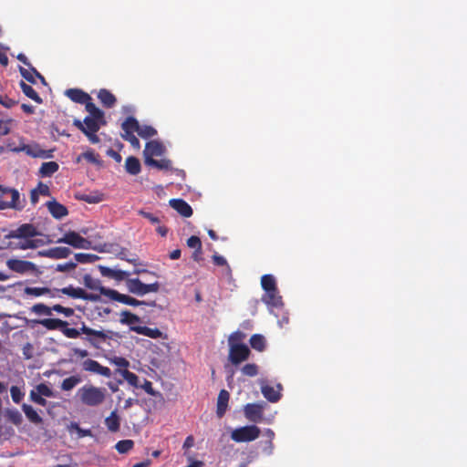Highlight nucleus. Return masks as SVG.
Here are the masks:
<instances>
[{"label": "nucleus", "mask_w": 467, "mask_h": 467, "mask_svg": "<svg viewBox=\"0 0 467 467\" xmlns=\"http://www.w3.org/2000/svg\"><path fill=\"white\" fill-rule=\"evenodd\" d=\"M42 235L32 223H23L16 229L9 231L4 238L3 248L12 250L36 249L45 244V242L36 237Z\"/></svg>", "instance_id": "obj_1"}, {"label": "nucleus", "mask_w": 467, "mask_h": 467, "mask_svg": "<svg viewBox=\"0 0 467 467\" xmlns=\"http://www.w3.org/2000/svg\"><path fill=\"white\" fill-rule=\"evenodd\" d=\"M107 390L104 388L93 385H84L78 389L77 396L80 401L88 407H97L101 405L106 400Z\"/></svg>", "instance_id": "obj_2"}, {"label": "nucleus", "mask_w": 467, "mask_h": 467, "mask_svg": "<svg viewBox=\"0 0 467 467\" xmlns=\"http://www.w3.org/2000/svg\"><path fill=\"white\" fill-rule=\"evenodd\" d=\"M78 331H79V336L81 334L86 335V337H83V340L95 348H99L101 343L106 342L108 339H113L114 337L118 336V334L112 330H97L91 328L86 326L84 322H82L81 327Z\"/></svg>", "instance_id": "obj_3"}, {"label": "nucleus", "mask_w": 467, "mask_h": 467, "mask_svg": "<svg viewBox=\"0 0 467 467\" xmlns=\"http://www.w3.org/2000/svg\"><path fill=\"white\" fill-rule=\"evenodd\" d=\"M103 124H105L104 119H96L89 116L85 117L83 121L78 119L73 120V125L81 130L92 144H97L100 141L97 132Z\"/></svg>", "instance_id": "obj_4"}, {"label": "nucleus", "mask_w": 467, "mask_h": 467, "mask_svg": "<svg viewBox=\"0 0 467 467\" xmlns=\"http://www.w3.org/2000/svg\"><path fill=\"white\" fill-rule=\"evenodd\" d=\"M35 323L41 325L47 330H60L62 334L71 339L79 337V331L75 327H68V322L59 318H44L35 320Z\"/></svg>", "instance_id": "obj_5"}, {"label": "nucleus", "mask_w": 467, "mask_h": 467, "mask_svg": "<svg viewBox=\"0 0 467 467\" xmlns=\"http://www.w3.org/2000/svg\"><path fill=\"white\" fill-rule=\"evenodd\" d=\"M101 295L109 297L111 300L128 305L132 306H155L156 303L155 301L146 302V301H140L134 297H131L128 295L120 294L117 290L110 289V288H102L101 289Z\"/></svg>", "instance_id": "obj_6"}, {"label": "nucleus", "mask_w": 467, "mask_h": 467, "mask_svg": "<svg viewBox=\"0 0 467 467\" xmlns=\"http://www.w3.org/2000/svg\"><path fill=\"white\" fill-rule=\"evenodd\" d=\"M126 286L130 293L142 296L149 293H157L161 285L159 282L144 284L139 278H129L126 280Z\"/></svg>", "instance_id": "obj_7"}, {"label": "nucleus", "mask_w": 467, "mask_h": 467, "mask_svg": "<svg viewBox=\"0 0 467 467\" xmlns=\"http://www.w3.org/2000/svg\"><path fill=\"white\" fill-rule=\"evenodd\" d=\"M261 431L256 425L236 428L231 432V439L235 442H249L260 436Z\"/></svg>", "instance_id": "obj_8"}, {"label": "nucleus", "mask_w": 467, "mask_h": 467, "mask_svg": "<svg viewBox=\"0 0 467 467\" xmlns=\"http://www.w3.org/2000/svg\"><path fill=\"white\" fill-rule=\"evenodd\" d=\"M57 243L67 244L77 249L91 248V242L74 231L66 233L63 237L57 240Z\"/></svg>", "instance_id": "obj_9"}, {"label": "nucleus", "mask_w": 467, "mask_h": 467, "mask_svg": "<svg viewBox=\"0 0 467 467\" xmlns=\"http://www.w3.org/2000/svg\"><path fill=\"white\" fill-rule=\"evenodd\" d=\"M251 351L245 344H234L229 347V360L234 366H238L242 362L247 360Z\"/></svg>", "instance_id": "obj_10"}, {"label": "nucleus", "mask_w": 467, "mask_h": 467, "mask_svg": "<svg viewBox=\"0 0 467 467\" xmlns=\"http://www.w3.org/2000/svg\"><path fill=\"white\" fill-rule=\"evenodd\" d=\"M30 400L37 405L46 406L47 401L44 397H55L53 389L46 383H40L32 389L29 394Z\"/></svg>", "instance_id": "obj_11"}, {"label": "nucleus", "mask_w": 467, "mask_h": 467, "mask_svg": "<svg viewBox=\"0 0 467 467\" xmlns=\"http://www.w3.org/2000/svg\"><path fill=\"white\" fill-rule=\"evenodd\" d=\"M82 369L88 372L98 374L105 378H110L112 373L109 368L104 367L99 364L97 360L88 358L81 364Z\"/></svg>", "instance_id": "obj_12"}, {"label": "nucleus", "mask_w": 467, "mask_h": 467, "mask_svg": "<svg viewBox=\"0 0 467 467\" xmlns=\"http://www.w3.org/2000/svg\"><path fill=\"white\" fill-rule=\"evenodd\" d=\"M6 265L10 270L19 274L34 272L36 270L34 263L20 259H9L6 262Z\"/></svg>", "instance_id": "obj_13"}, {"label": "nucleus", "mask_w": 467, "mask_h": 467, "mask_svg": "<svg viewBox=\"0 0 467 467\" xmlns=\"http://www.w3.org/2000/svg\"><path fill=\"white\" fill-rule=\"evenodd\" d=\"M20 150L26 152V155L33 158H42L48 159L53 157V150H43L38 144L33 145H24Z\"/></svg>", "instance_id": "obj_14"}, {"label": "nucleus", "mask_w": 467, "mask_h": 467, "mask_svg": "<svg viewBox=\"0 0 467 467\" xmlns=\"http://www.w3.org/2000/svg\"><path fill=\"white\" fill-rule=\"evenodd\" d=\"M71 254V250L68 247H52L47 250L40 251L39 255L48 257L51 259H65Z\"/></svg>", "instance_id": "obj_15"}, {"label": "nucleus", "mask_w": 467, "mask_h": 467, "mask_svg": "<svg viewBox=\"0 0 467 467\" xmlns=\"http://www.w3.org/2000/svg\"><path fill=\"white\" fill-rule=\"evenodd\" d=\"M165 147L158 140H150L146 143L143 155L144 158H153L163 155Z\"/></svg>", "instance_id": "obj_16"}, {"label": "nucleus", "mask_w": 467, "mask_h": 467, "mask_svg": "<svg viewBox=\"0 0 467 467\" xmlns=\"http://www.w3.org/2000/svg\"><path fill=\"white\" fill-rule=\"evenodd\" d=\"M244 415L247 420L258 422L263 418V407L257 403H248L244 406Z\"/></svg>", "instance_id": "obj_17"}, {"label": "nucleus", "mask_w": 467, "mask_h": 467, "mask_svg": "<svg viewBox=\"0 0 467 467\" xmlns=\"http://www.w3.org/2000/svg\"><path fill=\"white\" fill-rule=\"evenodd\" d=\"M170 205L183 217L188 218L192 215L191 205L182 199H171L170 200Z\"/></svg>", "instance_id": "obj_18"}, {"label": "nucleus", "mask_w": 467, "mask_h": 467, "mask_svg": "<svg viewBox=\"0 0 467 467\" xmlns=\"http://www.w3.org/2000/svg\"><path fill=\"white\" fill-rule=\"evenodd\" d=\"M65 95L73 102L85 104L88 100H91V97L79 88H68L65 91Z\"/></svg>", "instance_id": "obj_19"}, {"label": "nucleus", "mask_w": 467, "mask_h": 467, "mask_svg": "<svg viewBox=\"0 0 467 467\" xmlns=\"http://www.w3.org/2000/svg\"><path fill=\"white\" fill-rule=\"evenodd\" d=\"M46 205L51 215L56 219H61L68 213L67 207L56 200L47 202Z\"/></svg>", "instance_id": "obj_20"}, {"label": "nucleus", "mask_w": 467, "mask_h": 467, "mask_svg": "<svg viewBox=\"0 0 467 467\" xmlns=\"http://www.w3.org/2000/svg\"><path fill=\"white\" fill-rule=\"evenodd\" d=\"M263 302L267 306L280 307L283 306L282 296L279 295L278 289L265 291L262 298Z\"/></svg>", "instance_id": "obj_21"}, {"label": "nucleus", "mask_w": 467, "mask_h": 467, "mask_svg": "<svg viewBox=\"0 0 467 467\" xmlns=\"http://www.w3.org/2000/svg\"><path fill=\"white\" fill-rule=\"evenodd\" d=\"M130 330L154 339L163 336V333L157 327L151 328L145 326L130 327Z\"/></svg>", "instance_id": "obj_22"}, {"label": "nucleus", "mask_w": 467, "mask_h": 467, "mask_svg": "<svg viewBox=\"0 0 467 467\" xmlns=\"http://www.w3.org/2000/svg\"><path fill=\"white\" fill-rule=\"evenodd\" d=\"M230 399V394L227 390L222 389L219 392L218 398H217V410L216 413L219 418H222L228 407V401Z\"/></svg>", "instance_id": "obj_23"}, {"label": "nucleus", "mask_w": 467, "mask_h": 467, "mask_svg": "<svg viewBox=\"0 0 467 467\" xmlns=\"http://www.w3.org/2000/svg\"><path fill=\"white\" fill-rule=\"evenodd\" d=\"M98 98L101 104L108 109L112 108L117 102L116 97L109 90L105 88L99 90Z\"/></svg>", "instance_id": "obj_24"}, {"label": "nucleus", "mask_w": 467, "mask_h": 467, "mask_svg": "<svg viewBox=\"0 0 467 467\" xmlns=\"http://www.w3.org/2000/svg\"><path fill=\"white\" fill-rule=\"evenodd\" d=\"M125 170L131 175H137L140 172L141 166L138 158L130 156L125 161Z\"/></svg>", "instance_id": "obj_25"}, {"label": "nucleus", "mask_w": 467, "mask_h": 467, "mask_svg": "<svg viewBox=\"0 0 467 467\" xmlns=\"http://www.w3.org/2000/svg\"><path fill=\"white\" fill-rule=\"evenodd\" d=\"M19 86H20L21 90L26 97H28L29 99H31L37 104H41L43 102V99H41V97L30 85H28L26 82H24L23 80H21L19 83Z\"/></svg>", "instance_id": "obj_26"}, {"label": "nucleus", "mask_w": 467, "mask_h": 467, "mask_svg": "<svg viewBox=\"0 0 467 467\" xmlns=\"http://www.w3.org/2000/svg\"><path fill=\"white\" fill-rule=\"evenodd\" d=\"M6 193H10L11 200L7 201L8 205L12 209L22 210L24 208V203L20 202V194L17 190L12 188H6Z\"/></svg>", "instance_id": "obj_27"}, {"label": "nucleus", "mask_w": 467, "mask_h": 467, "mask_svg": "<svg viewBox=\"0 0 467 467\" xmlns=\"http://www.w3.org/2000/svg\"><path fill=\"white\" fill-rule=\"evenodd\" d=\"M145 164L152 166L158 170H171L172 168L171 161L168 159L155 160L153 158H146Z\"/></svg>", "instance_id": "obj_28"}, {"label": "nucleus", "mask_w": 467, "mask_h": 467, "mask_svg": "<svg viewBox=\"0 0 467 467\" xmlns=\"http://www.w3.org/2000/svg\"><path fill=\"white\" fill-rule=\"evenodd\" d=\"M22 410L29 421H31L34 424L42 423V418L31 405L25 403L22 405Z\"/></svg>", "instance_id": "obj_29"}, {"label": "nucleus", "mask_w": 467, "mask_h": 467, "mask_svg": "<svg viewBox=\"0 0 467 467\" xmlns=\"http://www.w3.org/2000/svg\"><path fill=\"white\" fill-rule=\"evenodd\" d=\"M119 322L122 325H128L130 327H135L134 324L140 323V318L139 316L131 313L129 310H123L120 312V319Z\"/></svg>", "instance_id": "obj_30"}, {"label": "nucleus", "mask_w": 467, "mask_h": 467, "mask_svg": "<svg viewBox=\"0 0 467 467\" xmlns=\"http://www.w3.org/2000/svg\"><path fill=\"white\" fill-rule=\"evenodd\" d=\"M261 391L264 397L270 402H277L281 398L280 392L269 385L262 386Z\"/></svg>", "instance_id": "obj_31"}, {"label": "nucleus", "mask_w": 467, "mask_h": 467, "mask_svg": "<svg viewBox=\"0 0 467 467\" xmlns=\"http://www.w3.org/2000/svg\"><path fill=\"white\" fill-rule=\"evenodd\" d=\"M58 169L59 165L56 161L43 162L39 169V173L42 177H50L57 172Z\"/></svg>", "instance_id": "obj_32"}, {"label": "nucleus", "mask_w": 467, "mask_h": 467, "mask_svg": "<svg viewBox=\"0 0 467 467\" xmlns=\"http://www.w3.org/2000/svg\"><path fill=\"white\" fill-rule=\"evenodd\" d=\"M139 128V121L134 117H128L121 124V129L124 131V134H131L135 131L138 133Z\"/></svg>", "instance_id": "obj_33"}, {"label": "nucleus", "mask_w": 467, "mask_h": 467, "mask_svg": "<svg viewBox=\"0 0 467 467\" xmlns=\"http://www.w3.org/2000/svg\"><path fill=\"white\" fill-rule=\"evenodd\" d=\"M58 291L72 298L82 299V297H86V291L81 287H74L72 285H68L59 289Z\"/></svg>", "instance_id": "obj_34"}, {"label": "nucleus", "mask_w": 467, "mask_h": 467, "mask_svg": "<svg viewBox=\"0 0 467 467\" xmlns=\"http://www.w3.org/2000/svg\"><path fill=\"white\" fill-rule=\"evenodd\" d=\"M105 424L109 431L112 432H116L119 430L120 422L119 417L118 416L116 410L112 411L109 417L105 419Z\"/></svg>", "instance_id": "obj_35"}, {"label": "nucleus", "mask_w": 467, "mask_h": 467, "mask_svg": "<svg viewBox=\"0 0 467 467\" xmlns=\"http://www.w3.org/2000/svg\"><path fill=\"white\" fill-rule=\"evenodd\" d=\"M81 378L78 375L70 376L61 382L60 388L63 391H70L73 389L78 384L81 382Z\"/></svg>", "instance_id": "obj_36"}, {"label": "nucleus", "mask_w": 467, "mask_h": 467, "mask_svg": "<svg viewBox=\"0 0 467 467\" xmlns=\"http://www.w3.org/2000/svg\"><path fill=\"white\" fill-rule=\"evenodd\" d=\"M250 345L252 348L257 351H264L266 346L265 338L261 334H254L250 337Z\"/></svg>", "instance_id": "obj_37"}, {"label": "nucleus", "mask_w": 467, "mask_h": 467, "mask_svg": "<svg viewBox=\"0 0 467 467\" xmlns=\"http://www.w3.org/2000/svg\"><path fill=\"white\" fill-rule=\"evenodd\" d=\"M83 282L85 286H87L88 288L91 290H99L100 293L102 288H106L105 286L101 285L100 281L99 279L92 277L88 274L83 276Z\"/></svg>", "instance_id": "obj_38"}, {"label": "nucleus", "mask_w": 467, "mask_h": 467, "mask_svg": "<svg viewBox=\"0 0 467 467\" xmlns=\"http://www.w3.org/2000/svg\"><path fill=\"white\" fill-rule=\"evenodd\" d=\"M24 293L26 296L37 297V296H45L47 294H51V289L48 287H44V286L43 287L26 286L24 289Z\"/></svg>", "instance_id": "obj_39"}, {"label": "nucleus", "mask_w": 467, "mask_h": 467, "mask_svg": "<svg viewBox=\"0 0 467 467\" xmlns=\"http://www.w3.org/2000/svg\"><path fill=\"white\" fill-rule=\"evenodd\" d=\"M261 285L265 291L277 288L275 279L272 275H264L261 277Z\"/></svg>", "instance_id": "obj_40"}, {"label": "nucleus", "mask_w": 467, "mask_h": 467, "mask_svg": "<svg viewBox=\"0 0 467 467\" xmlns=\"http://www.w3.org/2000/svg\"><path fill=\"white\" fill-rule=\"evenodd\" d=\"M86 110L90 114L89 117L96 119H104V112L99 109L91 100L86 103Z\"/></svg>", "instance_id": "obj_41"}, {"label": "nucleus", "mask_w": 467, "mask_h": 467, "mask_svg": "<svg viewBox=\"0 0 467 467\" xmlns=\"http://www.w3.org/2000/svg\"><path fill=\"white\" fill-rule=\"evenodd\" d=\"M81 158L85 159L87 161L93 164H97L99 166L102 164V161L99 160V156L98 154H95L93 150H88L85 152H83L80 156H78V161H79Z\"/></svg>", "instance_id": "obj_42"}, {"label": "nucleus", "mask_w": 467, "mask_h": 467, "mask_svg": "<svg viewBox=\"0 0 467 467\" xmlns=\"http://www.w3.org/2000/svg\"><path fill=\"white\" fill-rule=\"evenodd\" d=\"M98 258L96 254L78 253L75 254L74 263L88 264L95 262Z\"/></svg>", "instance_id": "obj_43"}, {"label": "nucleus", "mask_w": 467, "mask_h": 467, "mask_svg": "<svg viewBox=\"0 0 467 467\" xmlns=\"http://www.w3.org/2000/svg\"><path fill=\"white\" fill-rule=\"evenodd\" d=\"M122 377L124 378V379L131 386L135 387V388H139L140 385H139V378L138 376L128 370V369H123L120 371Z\"/></svg>", "instance_id": "obj_44"}, {"label": "nucleus", "mask_w": 467, "mask_h": 467, "mask_svg": "<svg viewBox=\"0 0 467 467\" xmlns=\"http://www.w3.org/2000/svg\"><path fill=\"white\" fill-rule=\"evenodd\" d=\"M138 134L140 137L143 139H150L157 134V130L153 127L149 125H140Z\"/></svg>", "instance_id": "obj_45"}, {"label": "nucleus", "mask_w": 467, "mask_h": 467, "mask_svg": "<svg viewBox=\"0 0 467 467\" xmlns=\"http://www.w3.org/2000/svg\"><path fill=\"white\" fill-rule=\"evenodd\" d=\"M134 446L132 440H122L116 443L115 448L119 453H127Z\"/></svg>", "instance_id": "obj_46"}, {"label": "nucleus", "mask_w": 467, "mask_h": 467, "mask_svg": "<svg viewBox=\"0 0 467 467\" xmlns=\"http://www.w3.org/2000/svg\"><path fill=\"white\" fill-rule=\"evenodd\" d=\"M31 312L36 314V315H44V316H51L52 313H51V306H48L43 303H37V304H35L32 307H31Z\"/></svg>", "instance_id": "obj_47"}, {"label": "nucleus", "mask_w": 467, "mask_h": 467, "mask_svg": "<svg viewBox=\"0 0 467 467\" xmlns=\"http://www.w3.org/2000/svg\"><path fill=\"white\" fill-rule=\"evenodd\" d=\"M245 337L246 335L244 332L240 330L234 331L228 337L229 347L234 344H243L242 342L245 338Z\"/></svg>", "instance_id": "obj_48"}, {"label": "nucleus", "mask_w": 467, "mask_h": 467, "mask_svg": "<svg viewBox=\"0 0 467 467\" xmlns=\"http://www.w3.org/2000/svg\"><path fill=\"white\" fill-rule=\"evenodd\" d=\"M52 311H55V312H57V313H58V314H62V315H64L66 317H69L73 316V315H74V313H75V311H74V309H73V308H71V307H66V306H61V305H59V304L53 305V306H51V312H52Z\"/></svg>", "instance_id": "obj_49"}, {"label": "nucleus", "mask_w": 467, "mask_h": 467, "mask_svg": "<svg viewBox=\"0 0 467 467\" xmlns=\"http://www.w3.org/2000/svg\"><path fill=\"white\" fill-rule=\"evenodd\" d=\"M77 267V263H74L73 261H69L63 264H57L54 269L57 272H63V273H69L73 270H75Z\"/></svg>", "instance_id": "obj_50"}, {"label": "nucleus", "mask_w": 467, "mask_h": 467, "mask_svg": "<svg viewBox=\"0 0 467 467\" xmlns=\"http://www.w3.org/2000/svg\"><path fill=\"white\" fill-rule=\"evenodd\" d=\"M242 372L245 376L255 377L258 374V366L254 363L245 364L242 368Z\"/></svg>", "instance_id": "obj_51"}, {"label": "nucleus", "mask_w": 467, "mask_h": 467, "mask_svg": "<svg viewBox=\"0 0 467 467\" xmlns=\"http://www.w3.org/2000/svg\"><path fill=\"white\" fill-rule=\"evenodd\" d=\"M8 420L15 425H19L22 422V415L17 410H9L6 411Z\"/></svg>", "instance_id": "obj_52"}, {"label": "nucleus", "mask_w": 467, "mask_h": 467, "mask_svg": "<svg viewBox=\"0 0 467 467\" xmlns=\"http://www.w3.org/2000/svg\"><path fill=\"white\" fill-rule=\"evenodd\" d=\"M12 400L15 403L18 404L24 398V393L17 386H12L10 389Z\"/></svg>", "instance_id": "obj_53"}, {"label": "nucleus", "mask_w": 467, "mask_h": 467, "mask_svg": "<svg viewBox=\"0 0 467 467\" xmlns=\"http://www.w3.org/2000/svg\"><path fill=\"white\" fill-rule=\"evenodd\" d=\"M122 138H123V140L129 141L130 143V145L135 150H140V142L139 139L134 135V133H131V134H122Z\"/></svg>", "instance_id": "obj_54"}, {"label": "nucleus", "mask_w": 467, "mask_h": 467, "mask_svg": "<svg viewBox=\"0 0 467 467\" xmlns=\"http://www.w3.org/2000/svg\"><path fill=\"white\" fill-rule=\"evenodd\" d=\"M187 245L190 248L201 250L202 249V242L198 236L192 235L187 240Z\"/></svg>", "instance_id": "obj_55"}, {"label": "nucleus", "mask_w": 467, "mask_h": 467, "mask_svg": "<svg viewBox=\"0 0 467 467\" xmlns=\"http://www.w3.org/2000/svg\"><path fill=\"white\" fill-rule=\"evenodd\" d=\"M19 72H20L21 76L25 79H26L28 82H30L32 84L36 83L34 73L32 71H29L28 69H26L25 67H19Z\"/></svg>", "instance_id": "obj_56"}, {"label": "nucleus", "mask_w": 467, "mask_h": 467, "mask_svg": "<svg viewBox=\"0 0 467 467\" xmlns=\"http://www.w3.org/2000/svg\"><path fill=\"white\" fill-rule=\"evenodd\" d=\"M79 199L88 203H98L102 201L101 195L98 194H84Z\"/></svg>", "instance_id": "obj_57"}, {"label": "nucleus", "mask_w": 467, "mask_h": 467, "mask_svg": "<svg viewBox=\"0 0 467 467\" xmlns=\"http://www.w3.org/2000/svg\"><path fill=\"white\" fill-rule=\"evenodd\" d=\"M111 363L119 368H124L125 369L130 366V362L122 357H114L111 358Z\"/></svg>", "instance_id": "obj_58"}, {"label": "nucleus", "mask_w": 467, "mask_h": 467, "mask_svg": "<svg viewBox=\"0 0 467 467\" xmlns=\"http://www.w3.org/2000/svg\"><path fill=\"white\" fill-rule=\"evenodd\" d=\"M129 275H130L129 272L119 270V269H115L112 279L119 282V281L129 279L128 278Z\"/></svg>", "instance_id": "obj_59"}, {"label": "nucleus", "mask_w": 467, "mask_h": 467, "mask_svg": "<svg viewBox=\"0 0 467 467\" xmlns=\"http://www.w3.org/2000/svg\"><path fill=\"white\" fill-rule=\"evenodd\" d=\"M139 388H141L149 395H156V392L152 387V383L150 380L144 379V383L142 385H140Z\"/></svg>", "instance_id": "obj_60"}, {"label": "nucleus", "mask_w": 467, "mask_h": 467, "mask_svg": "<svg viewBox=\"0 0 467 467\" xmlns=\"http://www.w3.org/2000/svg\"><path fill=\"white\" fill-rule=\"evenodd\" d=\"M139 214H140L144 218L148 219L153 224L160 223L159 217H157L153 213H150L145 212L143 210H140V211H139Z\"/></svg>", "instance_id": "obj_61"}, {"label": "nucleus", "mask_w": 467, "mask_h": 467, "mask_svg": "<svg viewBox=\"0 0 467 467\" xmlns=\"http://www.w3.org/2000/svg\"><path fill=\"white\" fill-rule=\"evenodd\" d=\"M99 270L102 276L112 279L115 269L104 265H99Z\"/></svg>", "instance_id": "obj_62"}, {"label": "nucleus", "mask_w": 467, "mask_h": 467, "mask_svg": "<svg viewBox=\"0 0 467 467\" xmlns=\"http://www.w3.org/2000/svg\"><path fill=\"white\" fill-rule=\"evenodd\" d=\"M38 190L39 195L44 196H49L50 195V190L49 187L47 184H44L43 182H39L37 187L36 188Z\"/></svg>", "instance_id": "obj_63"}, {"label": "nucleus", "mask_w": 467, "mask_h": 467, "mask_svg": "<svg viewBox=\"0 0 467 467\" xmlns=\"http://www.w3.org/2000/svg\"><path fill=\"white\" fill-rule=\"evenodd\" d=\"M106 153L108 156L111 157L116 162H118V163L121 162V161H122L121 155L119 152H117L116 150H114L113 149H109Z\"/></svg>", "instance_id": "obj_64"}]
</instances>
